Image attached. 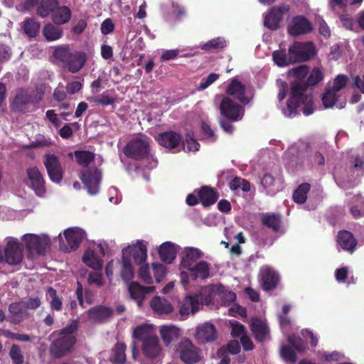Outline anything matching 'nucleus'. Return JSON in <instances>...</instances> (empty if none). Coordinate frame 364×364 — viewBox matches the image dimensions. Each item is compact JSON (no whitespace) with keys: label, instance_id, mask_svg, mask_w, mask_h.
Segmentation results:
<instances>
[{"label":"nucleus","instance_id":"bf43d9fd","mask_svg":"<svg viewBox=\"0 0 364 364\" xmlns=\"http://www.w3.org/2000/svg\"><path fill=\"white\" fill-rule=\"evenodd\" d=\"M153 272L157 283L161 282L166 275V267L162 264H152Z\"/></svg>","mask_w":364,"mask_h":364},{"label":"nucleus","instance_id":"4468645a","mask_svg":"<svg viewBox=\"0 0 364 364\" xmlns=\"http://www.w3.org/2000/svg\"><path fill=\"white\" fill-rule=\"evenodd\" d=\"M177 350L181 360L187 364H193L200 359L199 349L188 338L182 341L178 346Z\"/></svg>","mask_w":364,"mask_h":364},{"label":"nucleus","instance_id":"ea45409f","mask_svg":"<svg viewBox=\"0 0 364 364\" xmlns=\"http://www.w3.org/2000/svg\"><path fill=\"white\" fill-rule=\"evenodd\" d=\"M161 337L166 345L170 344L179 336V329L175 326H163L160 330Z\"/></svg>","mask_w":364,"mask_h":364},{"label":"nucleus","instance_id":"b1692460","mask_svg":"<svg viewBox=\"0 0 364 364\" xmlns=\"http://www.w3.org/2000/svg\"><path fill=\"white\" fill-rule=\"evenodd\" d=\"M338 245L345 251L352 254L358 245L357 239L348 230H341L337 235Z\"/></svg>","mask_w":364,"mask_h":364},{"label":"nucleus","instance_id":"3c124183","mask_svg":"<svg viewBox=\"0 0 364 364\" xmlns=\"http://www.w3.org/2000/svg\"><path fill=\"white\" fill-rule=\"evenodd\" d=\"M324 75L318 68H314L306 78L305 82L309 87H314L323 80Z\"/></svg>","mask_w":364,"mask_h":364},{"label":"nucleus","instance_id":"5fc2aeb1","mask_svg":"<svg viewBox=\"0 0 364 364\" xmlns=\"http://www.w3.org/2000/svg\"><path fill=\"white\" fill-rule=\"evenodd\" d=\"M260 183L267 194H274L275 178L272 174L268 173H264L260 180Z\"/></svg>","mask_w":364,"mask_h":364},{"label":"nucleus","instance_id":"1a4fd4ad","mask_svg":"<svg viewBox=\"0 0 364 364\" xmlns=\"http://www.w3.org/2000/svg\"><path fill=\"white\" fill-rule=\"evenodd\" d=\"M219 109L220 114L230 122L240 121L244 115L242 107L229 97L222 99Z\"/></svg>","mask_w":364,"mask_h":364},{"label":"nucleus","instance_id":"58836bf2","mask_svg":"<svg viewBox=\"0 0 364 364\" xmlns=\"http://www.w3.org/2000/svg\"><path fill=\"white\" fill-rule=\"evenodd\" d=\"M126 345L123 343H117L112 350L110 361L114 364H123L126 361Z\"/></svg>","mask_w":364,"mask_h":364},{"label":"nucleus","instance_id":"c85d7f7f","mask_svg":"<svg viewBox=\"0 0 364 364\" xmlns=\"http://www.w3.org/2000/svg\"><path fill=\"white\" fill-rule=\"evenodd\" d=\"M198 298V295L188 296L183 300L179 309L181 319H186L190 313L194 314L198 310L200 306Z\"/></svg>","mask_w":364,"mask_h":364},{"label":"nucleus","instance_id":"603ef678","mask_svg":"<svg viewBox=\"0 0 364 364\" xmlns=\"http://www.w3.org/2000/svg\"><path fill=\"white\" fill-rule=\"evenodd\" d=\"M229 188L231 191L241 188L244 192H249L251 189V185L248 181L236 176L229 183Z\"/></svg>","mask_w":364,"mask_h":364},{"label":"nucleus","instance_id":"6e6552de","mask_svg":"<svg viewBox=\"0 0 364 364\" xmlns=\"http://www.w3.org/2000/svg\"><path fill=\"white\" fill-rule=\"evenodd\" d=\"M158 143L172 153H177L185 149V143L182 136L174 131H166L158 134Z\"/></svg>","mask_w":364,"mask_h":364},{"label":"nucleus","instance_id":"473e14b6","mask_svg":"<svg viewBox=\"0 0 364 364\" xmlns=\"http://www.w3.org/2000/svg\"><path fill=\"white\" fill-rule=\"evenodd\" d=\"M72 18V11L67 6L58 5L55 9L51 20L55 25H63L68 23Z\"/></svg>","mask_w":364,"mask_h":364},{"label":"nucleus","instance_id":"aec40b11","mask_svg":"<svg viewBox=\"0 0 364 364\" xmlns=\"http://www.w3.org/2000/svg\"><path fill=\"white\" fill-rule=\"evenodd\" d=\"M261 285L265 291L274 289L280 280L279 274L269 267H263L260 269Z\"/></svg>","mask_w":364,"mask_h":364},{"label":"nucleus","instance_id":"2f4dec72","mask_svg":"<svg viewBox=\"0 0 364 364\" xmlns=\"http://www.w3.org/2000/svg\"><path fill=\"white\" fill-rule=\"evenodd\" d=\"M177 250L175 244L171 242L162 243L159 249L161 260L166 264H171L176 257Z\"/></svg>","mask_w":364,"mask_h":364},{"label":"nucleus","instance_id":"774afa93","mask_svg":"<svg viewBox=\"0 0 364 364\" xmlns=\"http://www.w3.org/2000/svg\"><path fill=\"white\" fill-rule=\"evenodd\" d=\"M236 299V294L232 291H226L220 296V303L224 306H229Z\"/></svg>","mask_w":364,"mask_h":364},{"label":"nucleus","instance_id":"bb28decb","mask_svg":"<svg viewBox=\"0 0 364 364\" xmlns=\"http://www.w3.org/2000/svg\"><path fill=\"white\" fill-rule=\"evenodd\" d=\"M245 85L237 79L232 80L226 89V93L228 95L233 96L242 103L248 104L250 100L245 96Z\"/></svg>","mask_w":364,"mask_h":364},{"label":"nucleus","instance_id":"f3484780","mask_svg":"<svg viewBox=\"0 0 364 364\" xmlns=\"http://www.w3.org/2000/svg\"><path fill=\"white\" fill-rule=\"evenodd\" d=\"M142 354L148 360L144 364H155L158 362L161 353V347L157 336L146 340L142 343ZM141 364H144L141 363Z\"/></svg>","mask_w":364,"mask_h":364},{"label":"nucleus","instance_id":"6ab92c4d","mask_svg":"<svg viewBox=\"0 0 364 364\" xmlns=\"http://www.w3.org/2000/svg\"><path fill=\"white\" fill-rule=\"evenodd\" d=\"M122 256L131 259L133 257L134 262L136 264L144 263L147 258V248L142 242L138 241L133 246H129L122 250Z\"/></svg>","mask_w":364,"mask_h":364},{"label":"nucleus","instance_id":"393cba45","mask_svg":"<svg viewBox=\"0 0 364 364\" xmlns=\"http://www.w3.org/2000/svg\"><path fill=\"white\" fill-rule=\"evenodd\" d=\"M150 306L153 311L160 316H167L173 311V307L170 301L159 296H155L151 300Z\"/></svg>","mask_w":364,"mask_h":364},{"label":"nucleus","instance_id":"a18cd8bd","mask_svg":"<svg viewBox=\"0 0 364 364\" xmlns=\"http://www.w3.org/2000/svg\"><path fill=\"white\" fill-rule=\"evenodd\" d=\"M309 73V66L306 65H301L289 70L288 75L289 76L294 78L293 82H305Z\"/></svg>","mask_w":364,"mask_h":364},{"label":"nucleus","instance_id":"49530a36","mask_svg":"<svg viewBox=\"0 0 364 364\" xmlns=\"http://www.w3.org/2000/svg\"><path fill=\"white\" fill-rule=\"evenodd\" d=\"M47 299H50V304L52 310L60 311L63 309V302L60 297L57 294L55 289L49 287L46 289Z\"/></svg>","mask_w":364,"mask_h":364},{"label":"nucleus","instance_id":"338daca9","mask_svg":"<svg viewBox=\"0 0 364 364\" xmlns=\"http://www.w3.org/2000/svg\"><path fill=\"white\" fill-rule=\"evenodd\" d=\"M87 282L90 284H95L98 287L103 285L102 274L97 272H92L89 274Z\"/></svg>","mask_w":364,"mask_h":364},{"label":"nucleus","instance_id":"79ce46f5","mask_svg":"<svg viewBox=\"0 0 364 364\" xmlns=\"http://www.w3.org/2000/svg\"><path fill=\"white\" fill-rule=\"evenodd\" d=\"M40 27L39 22L32 18H27L22 23L24 33L30 38H34L38 35Z\"/></svg>","mask_w":364,"mask_h":364},{"label":"nucleus","instance_id":"e2e57ef3","mask_svg":"<svg viewBox=\"0 0 364 364\" xmlns=\"http://www.w3.org/2000/svg\"><path fill=\"white\" fill-rule=\"evenodd\" d=\"M309 164H307V166H321L325 164V158L323 155L318 152L316 151L314 154L311 155L309 159Z\"/></svg>","mask_w":364,"mask_h":364},{"label":"nucleus","instance_id":"8fccbe9b","mask_svg":"<svg viewBox=\"0 0 364 364\" xmlns=\"http://www.w3.org/2000/svg\"><path fill=\"white\" fill-rule=\"evenodd\" d=\"M227 46L226 41L223 37H218L210 40L208 42L201 46V49L205 51L223 49Z\"/></svg>","mask_w":364,"mask_h":364},{"label":"nucleus","instance_id":"2eb2a0df","mask_svg":"<svg viewBox=\"0 0 364 364\" xmlns=\"http://www.w3.org/2000/svg\"><path fill=\"white\" fill-rule=\"evenodd\" d=\"M23 246L16 239H12L7 242L4 249V259L11 265L19 264L23 260Z\"/></svg>","mask_w":364,"mask_h":364},{"label":"nucleus","instance_id":"37998d69","mask_svg":"<svg viewBox=\"0 0 364 364\" xmlns=\"http://www.w3.org/2000/svg\"><path fill=\"white\" fill-rule=\"evenodd\" d=\"M133 336L135 338L141 341L142 343H144L146 340L156 336L153 334V329L149 325L137 326L134 330Z\"/></svg>","mask_w":364,"mask_h":364},{"label":"nucleus","instance_id":"39448f33","mask_svg":"<svg viewBox=\"0 0 364 364\" xmlns=\"http://www.w3.org/2000/svg\"><path fill=\"white\" fill-rule=\"evenodd\" d=\"M309 88L305 82H291L290 97L287 100V107L283 109V113L288 117H294L298 114L299 107L304 103L306 97L304 92Z\"/></svg>","mask_w":364,"mask_h":364},{"label":"nucleus","instance_id":"de8ad7c7","mask_svg":"<svg viewBox=\"0 0 364 364\" xmlns=\"http://www.w3.org/2000/svg\"><path fill=\"white\" fill-rule=\"evenodd\" d=\"M311 186L308 183L300 184L293 193V199L294 202L299 204H303L306 201L307 194L310 190Z\"/></svg>","mask_w":364,"mask_h":364},{"label":"nucleus","instance_id":"c756f323","mask_svg":"<svg viewBox=\"0 0 364 364\" xmlns=\"http://www.w3.org/2000/svg\"><path fill=\"white\" fill-rule=\"evenodd\" d=\"M112 314V309L102 305H97L87 311L89 318L99 323L106 321Z\"/></svg>","mask_w":364,"mask_h":364},{"label":"nucleus","instance_id":"864d4df0","mask_svg":"<svg viewBox=\"0 0 364 364\" xmlns=\"http://www.w3.org/2000/svg\"><path fill=\"white\" fill-rule=\"evenodd\" d=\"M120 274L122 279L124 281H129L133 279L134 271L129 258L122 256V267Z\"/></svg>","mask_w":364,"mask_h":364},{"label":"nucleus","instance_id":"c9c22d12","mask_svg":"<svg viewBox=\"0 0 364 364\" xmlns=\"http://www.w3.org/2000/svg\"><path fill=\"white\" fill-rule=\"evenodd\" d=\"M288 341L292 346H282L280 350V355L285 361L295 363L297 360V356L293 348L299 351H301V349L295 343L294 338L289 337Z\"/></svg>","mask_w":364,"mask_h":364},{"label":"nucleus","instance_id":"a878e982","mask_svg":"<svg viewBox=\"0 0 364 364\" xmlns=\"http://www.w3.org/2000/svg\"><path fill=\"white\" fill-rule=\"evenodd\" d=\"M262 224L274 232L282 231V216L279 213H266L262 215Z\"/></svg>","mask_w":364,"mask_h":364},{"label":"nucleus","instance_id":"c03bdc74","mask_svg":"<svg viewBox=\"0 0 364 364\" xmlns=\"http://www.w3.org/2000/svg\"><path fill=\"white\" fill-rule=\"evenodd\" d=\"M338 98L339 95L337 94V92L328 87H326L322 95L321 100L323 107L328 109L333 107Z\"/></svg>","mask_w":364,"mask_h":364},{"label":"nucleus","instance_id":"a19ab883","mask_svg":"<svg viewBox=\"0 0 364 364\" xmlns=\"http://www.w3.org/2000/svg\"><path fill=\"white\" fill-rule=\"evenodd\" d=\"M82 261L89 267L96 271L102 269V260L97 257L94 251L87 250L82 257Z\"/></svg>","mask_w":364,"mask_h":364},{"label":"nucleus","instance_id":"f704fd0d","mask_svg":"<svg viewBox=\"0 0 364 364\" xmlns=\"http://www.w3.org/2000/svg\"><path fill=\"white\" fill-rule=\"evenodd\" d=\"M188 270L193 279H206L210 276V264L206 261H200Z\"/></svg>","mask_w":364,"mask_h":364},{"label":"nucleus","instance_id":"4be33fe9","mask_svg":"<svg viewBox=\"0 0 364 364\" xmlns=\"http://www.w3.org/2000/svg\"><path fill=\"white\" fill-rule=\"evenodd\" d=\"M311 31V23L303 16L294 17L292 24L288 28L289 33L293 36L306 34L310 33Z\"/></svg>","mask_w":364,"mask_h":364},{"label":"nucleus","instance_id":"09e8293b","mask_svg":"<svg viewBox=\"0 0 364 364\" xmlns=\"http://www.w3.org/2000/svg\"><path fill=\"white\" fill-rule=\"evenodd\" d=\"M274 62L279 67L287 66L294 64L291 55L284 50H274L272 53Z\"/></svg>","mask_w":364,"mask_h":364},{"label":"nucleus","instance_id":"7ed1b4c3","mask_svg":"<svg viewBox=\"0 0 364 364\" xmlns=\"http://www.w3.org/2000/svg\"><path fill=\"white\" fill-rule=\"evenodd\" d=\"M43 93L35 92L25 87H18L14 92L10 100V109L14 112L26 114L38 108Z\"/></svg>","mask_w":364,"mask_h":364},{"label":"nucleus","instance_id":"f257e3e1","mask_svg":"<svg viewBox=\"0 0 364 364\" xmlns=\"http://www.w3.org/2000/svg\"><path fill=\"white\" fill-rule=\"evenodd\" d=\"M74 156L79 166L87 168L80 172V180L90 194H97L100 190L102 173L96 167L89 168V165L95 160V153L87 150H77L74 152Z\"/></svg>","mask_w":364,"mask_h":364},{"label":"nucleus","instance_id":"052dcab7","mask_svg":"<svg viewBox=\"0 0 364 364\" xmlns=\"http://www.w3.org/2000/svg\"><path fill=\"white\" fill-rule=\"evenodd\" d=\"M231 326V336L232 338H238L247 334V331L244 325L238 321H230Z\"/></svg>","mask_w":364,"mask_h":364},{"label":"nucleus","instance_id":"9b49d317","mask_svg":"<svg viewBox=\"0 0 364 364\" xmlns=\"http://www.w3.org/2000/svg\"><path fill=\"white\" fill-rule=\"evenodd\" d=\"M26 248L30 254L44 255L50 241L47 237L35 234H26L22 237Z\"/></svg>","mask_w":364,"mask_h":364},{"label":"nucleus","instance_id":"423d86ee","mask_svg":"<svg viewBox=\"0 0 364 364\" xmlns=\"http://www.w3.org/2000/svg\"><path fill=\"white\" fill-rule=\"evenodd\" d=\"M149 143L146 139L136 137L130 140L123 149L124 154L132 159L141 161L149 155Z\"/></svg>","mask_w":364,"mask_h":364},{"label":"nucleus","instance_id":"a211bd4d","mask_svg":"<svg viewBox=\"0 0 364 364\" xmlns=\"http://www.w3.org/2000/svg\"><path fill=\"white\" fill-rule=\"evenodd\" d=\"M195 338L200 344L211 343L217 339L218 332L213 324L205 322L197 326Z\"/></svg>","mask_w":364,"mask_h":364},{"label":"nucleus","instance_id":"f03ea898","mask_svg":"<svg viewBox=\"0 0 364 364\" xmlns=\"http://www.w3.org/2000/svg\"><path fill=\"white\" fill-rule=\"evenodd\" d=\"M78 328L77 320L71 321L65 327L55 331L53 336H56L49 347L50 355L54 358H60L68 355L77 342L74 333Z\"/></svg>","mask_w":364,"mask_h":364},{"label":"nucleus","instance_id":"20e7f679","mask_svg":"<svg viewBox=\"0 0 364 364\" xmlns=\"http://www.w3.org/2000/svg\"><path fill=\"white\" fill-rule=\"evenodd\" d=\"M53 56L63 63V66L72 73L80 71L85 65L87 55L82 51H71L68 47H58L53 51Z\"/></svg>","mask_w":364,"mask_h":364},{"label":"nucleus","instance_id":"f8f14e48","mask_svg":"<svg viewBox=\"0 0 364 364\" xmlns=\"http://www.w3.org/2000/svg\"><path fill=\"white\" fill-rule=\"evenodd\" d=\"M63 234L67 244L60 243V248L68 252L77 250L86 235L85 232L79 228H68Z\"/></svg>","mask_w":364,"mask_h":364},{"label":"nucleus","instance_id":"6e6d98bb","mask_svg":"<svg viewBox=\"0 0 364 364\" xmlns=\"http://www.w3.org/2000/svg\"><path fill=\"white\" fill-rule=\"evenodd\" d=\"M9 354L14 364H23L24 363V357L18 345L13 344L9 350Z\"/></svg>","mask_w":364,"mask_h":364},{"label":"nucleus","instance_id":"cd10ccee","mask_svg":"<svg viewBox=\"0 0 364 364\" xmlns=\"http://www.w3.org/2000/svg\"><path fill=\"white\" fill-rule=\"evenodd\" d=\"M198 196L200 203L205 208L215 204L219 198L216 189L208 186H202L198 192Z\"/></svg>","mask_w":364,"mask_h":364},{"label":"nucleus","instance_id":"680f3d73","mask_svg":"<svg viewBox=\"0 0 364 364\" xmlns=\"http://www.w3.org/2000/svg\"><path fill=\"white\" fill-rule=\"evenodd\" d=\"M52 144V140L46 138L44 135L38 134L35 141H33L30 145L31 148H39L49 146Z\"/></svg>","mask_w":364,"mask_h":364},{"label":"nucleus","instance_id":"e433bc0d","mask_svg":"<svg viewBox=\"0 0 364 364\" xmlns=\"http://www.w3.org/2000/svg\"><path fill=\"white\" fill-rule=\"evenodd\" d=\"M58 4V0H42L36 8V14L43 18L51 16Z\"/></svg>","mask_w":364,"mask_h":364},{"label":"nucleus","instance_id":"69168bd1","mask_svg":"<svg viewBox=\"0 0 364 364\" xmlns=\"http://www.w3.org/2000/svg\"><path fill=\"white\" fill-rule=\"evenodd\" d=\"M139 276L145 283H152V277L150 275L149 267L148 264H143L140 267Z\"/></svg>","mask_w":364,"mask_h":364},{"label":"nucleus","instance_id":"4c0bfd02","mask_svg":"<svg viewBox=\"0 0 364 364\" xmlns=\"http://www.w3.org/2000/svg\"><path fill=\"white\" fill-rule=\"evenodd\" d=\"M58 26L59 25H55L54 23L53 24L49 23L43 27V34L46 40L53 41L62 37L63 31Z\"/></svg>","mask_w":364,"mask_h":364},{"label":"nucleus","instance_id":"9d476101","mask_svg":"<svg viewBox=\"0 0 364 364\" xmlns=\"http://www.w3.org/2000/svg\"><path fill=\"white\" fill-rule=\"evenodd\" d=\"M43 164L50 180L55 183H60L63 178L64 171L59 158L53 154L43 156Z\"/></svg>","mask_w":364,"mask_h":364},{"label":"nucleus","instance_id":"7c9ffc66","mask_svg":"<svg viewBox=\"0 0 364 364\" xmlns=\"http://www.w3.org/2000/svg\"><path fill=\"white\" fill-rule=\"evenodd\" d=\"M9 311L11 314L10 322L15 324L22 322L28 315L23 301L11 303Z\"/></svg>","mask_w":364,"mask_h":364},{"label":"nucleus","instance_id":"72a5a7b5","mask_svg":"<svg viewBox=\"0 0 364 364\" xmlns=\"http://www.w3.org/2000/svg\"><path fill=\"white\" fill-rule=\"evenodd\" d=\"M203 255L202 252L195 247H186L185 249V256L182 258L181 262V267L188 269L191 268L196 262V260L200 258Z\"/></svg>","mask_w":364,"mask_h":364},{"label":"nucleus","instance_id":"4d7b16f0","mask_svg":"<svg viewBox=\"0 0 364 364\" xmlns=\"http://www.w3.org/2000/svg\"><path fill=\"white\" fill-rule=\"evenodd\" d=\"M349 81V78L346 75L339 74L333 80V85L329 87L337 92L345 88Z\"/></svg>","mask_w":364,"mask_h":364},{"label":"nucleus","instance_id":"13d9d810","mask_svg":"<svg viewBox=\"0 0 364 364\" xmlns=\"http://www.w3.org/2000/svg\"><path fill=\"white\" fill-rule=\"evenodd\" d=\"M90 100L96 105H102V107L113 105L116 102L114 97H109L105 95V92L100 95L91 97Z\"/></svg>","mask_w":364,"mask_h":364},{"label":"nucleus","instance_id":"dca6fc26","mask_svg":"<svg viewBox=\"0 0 364 364\" xmlns=\"http://www.w3.org/2000/svg\"><path fill=\"white\" fill-rule=\"evenodd\" d=\"M28 177L27 184L37 196H42L46 193V181L43 174L37 167H31L26 169Z\"/></svg>","mask_w":364,"mask_h":364},{"label":"nucleus","instance_id":"412c9836","mask_svg":"<svg viewBox=\"0 0 364 364\" xmlns=\"http://www.w3.org/2000/svg\"><path fill=\"white\" fill-rule=\"evenodd\" d=\"M155 287H144L137 282H132L128 286L130 297L134 299L139 306L143 305L146 294L154 291Z\"/></svg>","mask_w":364,"mask_h":364},{"label":"nucleus","instance_id":"0eeeda50","mask_svg":"<svg viewBox=\"0 0 364 364\" xmlns=\"http://www.w3.org/2000/svg\"><path fill=\"white\" fill-rule=\"evenodd\" d=\"M289 54L293 63H296L311 60L316 55V51L312 42H294L289 47Z\"/></svg>","mask_w":364,"mask_h":364},{"label":"nucleus","instance_id":"5701e85b","mask_svg":"<svg viewBox=\"0 0 364 364\" xmlns=\"http://www.w3.org/2000/svg\"><path fill=\"white\" fill-rule=\"evenodd\" d=\"M250 328L257 342L262 343L269 336V328L267 323L258 318L252 319Z\"/></svg>","mask_w":364,"mask_h":364},{"label":"nucleus","instance_id":"0e129e2a","mask_svg":"<svg viewBox=\"0 0 364 364\" xmlns=\"http://www.w3.org/2000/svg\"><path fill=\"white\" fill-rule=\"evenodd\" d=\"M219 77V75L216 73H210L208 75V76L205 78H203L202 81L200 82L198 90H204L207 87H208L211 84H213L214 82H215Z\"/></svg>","mask_w":364,"mask_h":364},{"label":"nucleus","instance_id":"ddd939ff","mask_svg":"<svg viewBox=\"0 0 364 364\" xmlns=\"http://www.w3.org/2000/svg\"><path fill=\"white\" fill-rule=\"evenodd\" d=\"M289 11V5H281L272 7L264 19V26L267 28L275 31L280 27V23L284 15Z\"/></svg>","mask_w":364,"mask_h":364}]
</instances>
